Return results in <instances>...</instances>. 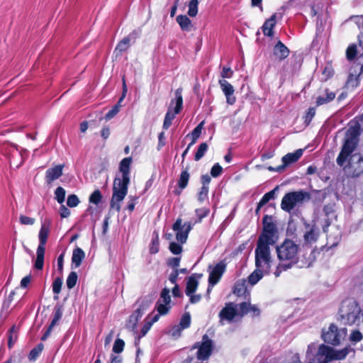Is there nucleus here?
<instances>
[{
    "label": "nucleus",
    "instance_id": "4468645a",
    "mask_svg": "<svg viewBox=\"0 0 363 363\" xmlns=\"http://www.w3.org/2000/svg\"><path fill=\"white\" fill-rule=\"evenodd\" d=\"M347 175L357 177L363 173V157L359 155H353L350 157L348 166L344 167Z\"/></svg>",
    "mask_w": 363,
    "mask_h": 363
},
{
    "label": "nucleus",
    "instance_id": "1a4fd4ad",
    "mask_svg": "<svg viewBox=\"0 0 363 363\" xmlns=\"http://www.w3.org/2000/svg\"><path fill=\"white\" fill-rule=\"evenodd\" d=\"M347 332L346 328L338 329L336 325L332 324L326 332L323 333L322 337L325 342L337 345L346 337Z\"/></svg>",
    "mask_w": 363,
    "mask_h": 363
},
{
    "label": "nucleus",
    "instance_id": "a211bd4d",
    "mask_svg": "<svg viewBox=\"0 0 363 363\" xmlns=\"http://www.w3.org/2000/svg\"><path fill=\"white\" fill-rule=\"evenodd\" d=\"M50 221H45L41 224V227L38 233L39 245L38 247L45 248V245L50 233Z\"/></svg>",
    "mask_w": 363,
    "mask_h": 363
},
{
    "label": "nucleus",
    "instance_id": "7ed1b4c3",
    "mask_svg": "<svg viewBox=\"0 0 363 363\" xmlns=\"http://www.w3.org/2000/svg\"><path fill=\"white\" fill-rule=\"evenodd\" d=\"M359 135L360 131L358 126L350 127L347 130L342 150L336 160L339 166L343 167L356 149Z\"/></svg>",
    "mask_w": 363,
    "mask_h": 363
},
{
    "label": "nucleus",
    "instance_id": "9b49d317",
    "mask_svg": "<svg viewBox=\"0 0 363 363\" xmlns=\"http://www.w3.org/2000/svg\"><path fill=\"white\" fill-rule=\"evenodd\" d=\"M303 241L305 245L311 246L315 244L320 236V230L316 225L315 220L308 223L306 220H303Z\"/></svg>",
    "mask_w": 363,
    "mask_h": 363
},
{
    "label": "nucleus",
    "instance_id": "69168bd1",
    "mask_svg": "<svg viewBox=\"0 0 363 363\" xmlns=\"http://www.w3.org/2000/svg\"><path fill=\"white\" fill-rule=\"evenodd\" d=\"M165 145V135L164 132H161L158 135L157 150H160Z\"/></svg>",
    "mask_w": 363,
    "mask_h": 363
},
{
    "label": "nucleus",
    "instance_id": "37998d69",
    "mask_svg": "<svg viewBox=\"0 0 363 363\" xmlns=\"http://www.w3.org/2000/svg\"><path fill=\"white\" fill-rule=\"evenodd\" d=\"M235 306L238 308V313L239 316L242 317L249 313L250 303L242 302L240 304H235Z\"/></svg>",
    "mask_w": 363,
    "mask_h": 363
},
{
    "label": "nucleus",
    "instance_id": "0eeeda50",
    "mask_svg": "<svg viewBox=\"0 0 363 363\" xmlns=\"http://www.w3.org/2000/svg\"><path fill=\"white\" fill-rule=\"evenodd\" d=\"M269 244L257 243L255 254V267L263 272L269 273L273 260L271 256Z\"/></svg>",
    "mask_w": 363,
    "mask_h": 363
},
{
    "label": "nucleus",
    "instance_id": "2eb2a0df",
    "mask_svg": "<svg viewBox=\"0 0 363 363\" xmlns=\"http://www.w3.org/2000/svg\"><path fill=\"white\" fill-rule=\"evenodd\" d=\"M225 269L226 264L224 261L219 262L211 269L208 277L209 286L207 289L208 294L210 293L211 288L218 282Z\"/></svg>",
    "mask_w": 363,
    "mask_h": 363
},
{
    "label": "nucleus",
    "instance_id": "f704fd0d",
    "mask_svg": "<svg viewBox=\"0 0 363 363\" xmlns=\"http://www.w3.org/2000/svg\"><path fill=\"white\" fill-rule=\"evenodd\" d=\"M274 196H275V189L266 193L262 196V198L260 199V201H259V203L257 204V209H256V213H258V211H259V209L261 208L262 206L267 204L270 200L274 199Z\"/></svg>",
    "mask_w": 363,
    "mask_h": 363
},
{
    "label": "nucleus",
    "instance_id": "393cba45",
    "mask_svg": "<svg viewBox=\"0 0 363 363\" xmlns=\"http://www.w3.org/2000/svg\"><path fill=\"white\" fill-rule=\"evenodd\" d=\"M325 213V223L323 225V230L326 233L328 228L330 225L331 221L335 217V213L331 206H325L323 208Z\"/></svg>",
    "mask_w": 363,
    "mask_h": 363
},
{
    "label": "nucleus",
    "instance_id": "a19ab883",
    "mask_svg": "<svg viewBox=\"0 0 363 363\" xmlns=\"http://www.w3.org/2000/svg\"><path fill=\"white\" fill-rule=\"evenodd\" d=\"M207 150L208 145L206 143H202L200 144L195 154L194 160L196 161L200 160L204 156Z\"/></svg>",
    "mask_w": 363,
    "mask_h": 363
},
{
    "label": "nucleus",
    "instance_id": "338daca9",
    "mask_svg": "<svg viewBox=\"0 0 363 363\" xmlns=\"http://www.w3.org/2000/svg\"><path fill=\"white\" fill-rule=\"evenodd\" d=\"M181 258L180 257H172L168 260V265L175 268V269L179 266Z\"/></svg>",
    "mask_w": 363,
    "mask_h": 363
},
{
    "label": "nucleus",
    "instance_id": "774afa93",
    "mask_svg": "<svg viewBox=\"0 0 363 363\" xmlns=\"http://www.w3.org/2000/svg\"><path fill=\"white\" fill-rule=\"evenodd\" d=\"M354 21L359 30H363V15L354 17Z\"/></svg>",
    "mask_w": 363,
    "mask_h": 363
},
{
    "label": "nucleus",
    "instance_id": "dca6fc26",
    "mask_svg": "<svg viewBox=\"0 0 363 363\" xmlns=\"http://www.w3.org/2000/svg\"><path fill=\"white\" fill-rule=\"evenodd\" d=\"M238 315V308L235 303L232 302L228 303L219 313L220 322L222 324H223L225 320L231 322Z\"/></svg>",
    "mask_w": 363,
    "mask_h": 363
},
{
    "label": "nucleus",
    "instance_id": "c03bdc74",
    "mask_svg": "<svg viewBox=\"0 0 363 363\" xmlns=\"http://www.w3.org/2000/svg\"><path fill=\"white\" fill-rule=\"evenodd\" d=\"M77 279L78 276L76 272H70L66 281L67 288L72 289L76 285Z\"/></svg>",
    "mask_w": 363,
    "mask_h": 363
},
{
    "label": "nucleus",
    "instance_id": "f03ea898",
    "mask_svg": "<svg viewBox=\"0 0 363 363\" xmlns=\"http://www.w3.org/2000/svg\"><path fill=\"white\" fill-rule=\"evenodd\" d=\"M299 250V245L289 239L285 240L280 245L277 247L279 263L274 273L276 277H279L282 272L291 268L298 262Z\"/></svg>",
    "mask_w": 363,
    "mask_h": 363
},
{
    "label": "nucleus",
    "instance_id": "0e129e2a",
    "mask_svg": "<svg viewBox=\"0 0 363 363\" xmlns=\"http://www.w3.org/2000/svg\"><path fill=\"white\" fill-rule=\"evenodd\" d=\"M19 220L22 225H32L35 223L34 218L23 215L20 216Z\"/></svg>",
    "mask_w": 363,
    "mask_h": 363
},
{
    "label": "nucleus",
    "instance_id": "72a5a7b5",
    "mask_svg": "<svg viewBox=\"0 0 363 363\" xmlns=\"http://www.w3.org/2000/svg\"><path fill=\"white\" fill-rule=\"evenodd\" d=\"M177 22L182 30L189 31L191 28V20L185 15H179L177 17Z\"/></svg>",
    "mask_w": 363,
    "mask_h": 363
},
{
    "label": "nucleus",
    "instance_id": "864d4df0",
    "mask_svg": "<svg viewBox=\"0 0 363 363\" xmlns=\"http://www.w3.org/2000/svg\"><path fill=\"white\" fill-rule=\"evenodd\" d=\"M62 285V279L61 278H56L52 283V291L55 294H59L61 291Z\"/></svg>",
    "mask_w": 363,
    "mask_h": 363
},
{
    "label": "nucleus",
    "instance_id": "a878e982",
    "mask_svg": "<svg viewBox=\"0 0 363 363\" xmlns=\"http://www.w3.org/2000/svg\"><path fill=\"white\" fill-rule=\"evenodd\" d=\"M85 257L84 252L79 247H77L73 250L72 257V264L74 268L79 267L82 260Z\"/></svg>",
    "mask_w": 363,
    "mask_h": 363
},
{
    "label": "nucleus",
    "instance_id": "ddd939ff",
    "mask_svg": "<svg viewBox=\"0 0 363 363\" xmlns=\"http://www.w3.org/2000/svg\"><path fill=\"white\" fill-rule=\"evenodd\" d=\"M25 153V151L15 145H8L5 148V154L9 158L11 164L14 165L17 168L23 163Z\"/></svg>",
    "mask_w": 363,
    "mask_h": 363
},
{
    "label": "nucleus",
    "instance_id": "8fccbe9b",
    "mask_svg": "<svg viewBox=\"0 0 363 363\" xmlns=\"http://www.w3.org/2000/svg\"><path fill=\"white\" fill-rule=\"evenodd\" d=\"M191 323V316L189 313H184L180 320L179 325L182 329H185L189 327Z\"/></svg>",
    "mask_w": 363,
    "mask_h": 363
},
{
    "label": "nucleus",
    "instance_id": "e433bc0d",
    "mask_svg": "<svg viewBox=\"0 0 363 363\" xmlns=\"http://www.w3.org/2000/svg\"><path fill=\"white\" fill-rule=\"evenodd\" d=\"M130 35L124 38L117 45L115 51L120 53L125 51L130 46Z\"/></svg>",
    "mask_w": 363,
    "mask_h": 363
},
{
    "label": "nucleus",
    "instance_id": "9d476101",
    "mask_svg": "<svg viewBox=\"0 0 363 363\" xmlns=\"http://www.w3.org/2000/svg\"><path fill=\"white\" fill-rule=\"evenodd\" d=\"M171 308V296L169 295V290L164 288L162 290L159 299L157 300L155 309L156 314H152V316H157L158 320L161 315H164L168 313Z\"/></svg>",
    "mask_w": 363,
    "mask_h": 363
},
{
    "label": "nucleus",
    "instance_id": "39448f33",
    "mask_svg": "<svg viewBox=\"0 0 363 363\" xmlns=\"http://www.w3.org/2000/svg\"><path fill=\"white\" fill-rule=\"evenodd\" d=\"M311 199V194L304 190L289 192L283 196L281 208L284 211L291 213L296 208H298L305 202L310 201Z\"/></svg>",
    "mask_w": 363,
    "mask_h": 363
},
{
    "label": "nucleus",
    "instance_id": "a18cd8bd",
    "mask_svg": "<svg viewBox=\"0 0 363 363\" xmlns=\"http://www.w3.org/2000/svg\"><path fill=\"white\" fill-rule=\"evenodd\" d=\"M204 121H201L191 132L192 143H195L196 140L200 137Z\"/></svg>",
    "mask_w": 363,
    "mask_h": 363
},
{
    "label": "nucleus",
    "instance_id": "b1692460",
    "mask_svg": "<svg viewBox=\"0 0 363 363\" xmlns=\"http://www.w3.org/2000/svg\"><path fill=\"white\" fill-rule=\"evenodd\" d=\"M276 24V14H273L270 18L267 20L263 26L262 31L264 35L272 37L274 34L273 29Z\"/></svg>",
    "mask_w": 363,
    "mask_h": 363
},
{
    "label": "nucleus",
    "instance_id": "4c0bfd02",
    "mask_svg": "<svg viewBox=\"0 0 363 363\" xmlns=\"http://www.w3.org/2000/svg\"><path fill=\"white\" fill-rule=\"evenodd\" d=\"M62 308L61 306H56L54 309L53 318L51 320L50 325L54 327L62 316Z\"/></svg>",
    "mask_w": 363,
    "mask_h": 363
},
{
    "label": "nucleus",
    "instance_id": "3c124183",
    "mask_svg": "<svg viewBox=\"0 0 363 363\" xmlns=\"http://www.w3.org/2000/svg\"><path fill=\"white\" fill-rule=\"evenodd\" d=\"M182 244H179L175 242H172L169 244V249L170 252L174 255H179L182 251V247L181 245Z\"/></svg>",
    "mask_w": 363,
    "mask_h": 363
},
{
    "label": "nucleus",
    "instance_id": "09e8293b",
    "mask_svg": "<svg viewBox=\"0 0 363 363\" xmlns=\"http://www.w3.org/2000/svg\"><path fill=\"white\" fill-rule=\"evenodd\" d=\"M125 346V342L121 339H116L113 346V352L115 353H121L123 352Z\"/></svg>",
    "mask_w": 363,
    "mask_h": 363
},
{
    "label": "nucleus",
    "instance_id": "79ce46f5",
    "mask_svg": "<svg viewBox=\"0 0 363 363\" xmlns=\"http://www.w3.org/2000/svg\"><path fill=\"white\" fill-rule=\"evenodd\" d=\"M198 0H191L189 4L188 15L194 17L198 13Z\"/></svg>",
    "mask_w": 363,
    "mask_h": 363
},
{
    "label": "nucleus",
    "instance_id": "aec40b11",
    "mask_svg": "<svg viewBox=\"0 0 363 363\" xmlns=\"http://www.w3.org/2000/svg\"><path fill=\"white\" fill-rule=\"evenodd\" d=\"M137 304L138 305V307L132 314V318H135V323L138 322L139 319L142 317L145 311L149 308L150 301L145 298H142L138 300Z\"/></svg>",
    "mask_w": 363,
    "mask_h": 363
},
{
    "label": "nucleus",
    "instance_id": "7c9ffc66",
    "mask_svg": "<svg viewBox=\"0 0 363 363\" xmlns=\"http://www.w3.org/2000/svg\"><path fill=\"white\" fill-rule=\"evenodd\" d=\"M174 101H171L167 112L166 113L163 123V128L164 130H167L170 127L172 121L174 119L176 116V115L172 113V105L174 104Z\"/></svg>",
    "mask_w": 363,
    "mask_h": 363
},
{
    "label": "nucleus",
    "instance_id": "4d7b16f0",
    "mask_svg": "<svg viewBox=\"0 0 363 363\" xmlns=\"http://www.w3.org/2000/svg\"><path fill=\"white\" fill-rule=\"evenodd\" d=\"M315 114V108L314 107L309 108L307 113H306V115L304 116V123L307 125L311 123V121H312Z\"/></svg>",
    "mask_w": 363,
    "mask_h": 363
},
{
    "label": "nucleus",
    "instance_id": "473e14b6",
    "mask_svg": "<svg viewBox=\"0 0 363 363\" xmlns=\"http://www.w3.org/2000/svg\"><path fill=\"white\" fill-rule=\"evenodd\" d=\"M267 272H263L260 269L256 267L255 270L248 277V281L250 284H256Z\"/></svg>",
    "mask_w": 363,
    "mask_h": 363
},
{
    "label": "nucleus",
    "instance_id": "603ef678",
    "mask_svg": "<svg viewBox=\"0 0 363 363\" xmlns=\"http://www.w3.org/2000/svg\"><path fill=\"white\" fill-rule=\"evenodd\" d=\"M357 55V46L355 45H350L347 50H346V55L347 58L349 60H352L354 59Z\"/></svg>",
    "mask_w": 363,
    "mask_h": 363
},
{
    "label": "nucleus",
    "instance_id": "bb28decb",
    "mask_svg": "<svg viewBox=\"0 0 363 363\" xmlns=\"http://www.w3.org/2000/svg\"><path fill=\"white\" fill-rule=\"evenodd\" d=\"M274 54L279 60H283L288 57L289 50L281 41H279L274 46Z\"/></svg>",
    "mask_w": 363,
    "mask_h": 363
},
{
    "label": "nucleus",
    "instance_id": "cd10ccee",
    "mask_svg": "<svg viewBox=\"0 0 363 363\" xmlns=\"http://www.w3.org/2000/svg\"><path fill=\"white\" fill-rule=\"evenodd\" d=\"M199 281L196 277V274H194L191 277H189L186 281V295H191V294H194L198 287Z\"/></svg>",
    "mask_w": 363,
    "mask_h": 363
},
{
    "label": "nucleus",
    "instance_id": "5701e85b",
    "mask_svg": "<svg viewBox=\"0 0 363 363\" xmlns=\"http://www.w3.org/2000/svg\"><path fill=\"white\" fill-rule=\"evenodd\" d=\"M174 101V104L172 105V113L175 115L180 113L183 106V99L182 95V89H178L175 91V98L172 99Z\"/></svg>",
    "mask_w": 363,
    "mask_h": 363
},
{
    "label": "nucleus",
    "instance_id": "412c9836",
    "mask_svg": "<svg viewBox=\"0 0 363 363\" xmlns=\"http://www.w3.org/2000/svg\"><path fill=\"white\" fill-rule=\"evenodd\" d=\"M330 358L333 360H341L344 359L350 352H354L350 346H347L341 350H335L330 347Z\"/></svg>",
    "mask_w": 363,
    "mask_h": 363
},
{
    "label": "nucleus",
    "instance_id": "c9c22d12",
    "mask_svg": "<svg viewBox=\"0 0 363 363\" xmlns=\"http://www.w3.org/2000/svg\"><path fill=\"white\" fill-rule=\"evenodd\" d=\"M363 339V334L359 329H352L349 335V340L352 345L359 342Z\"/></svg>",
    "mask_w": 363,
    "mask_h": 363
},
{
    "label": "nucleus",
    "instance_id": "4be33fe9",
    "mask_svg": "<svg viewBox=\"0 0 363 363\" xmlns=\"http://www.w3.org/2000/svg\"><path fill=\"white\" fill-rule=\"evenodd\" d=\"M303 152V151L302 149H298L296 150L294 152H290L284 155L282 157V162L284 164V166H288L298 161L299 158L302 156Z\"/></svg>",
    "mask_w": 363,
    "mask_h": 363
},
{
    "label": "nucleus",
    "instance_id": "2f4dec72",
    "mask_svg": "<svg viewBox=\"0 0 363 363\" xmlns=\"http://www.w3.org/2000/svg\"><path fill=\"white\" fill-rule=\"evenodd\" d=\"M45 248L38 247L36 251V259L34 264V267L36 269L40 270L44 264V255Z\"/></svg>",
    "mask_w": 363,
    "mask_h": 363
},
{
    "label": "nucleus",
    "instance_id": "c85d7f7f",
    "mask_svg": "<svg viewBox=\"0 0 363 363\" xmlns=\"http://www.w3.org/2000/svg\"><path fill=\"white\" fill-rule=\"evenodd\" d=\"M324 96H319L316 99L317 106H321L333 101L335 97V94L328 89H325Z\"/></svg>",
    "mask_w": 363,
    "mask_h": 363
},
{
    "label": "nucleus",
    "instance_id": "f8f14e48",
    "mask_svg": "<svg viewBox=\"0 0 363 363\" xmlns=\"http://www.w3.org/2000/svg\"><path fill=\"white\" fill-rule=\"evenodd\" d=\"M191 229V223L190 222L183 223L181 218H178L172 225V230L175 233L176 239L181 244H184L186 242L189 233Z\"/></svg>",
    "mask_w": 363,
    "mask_h": 363
},
{
    "label": "nucleus",
    "instance_id": "f257e3e1",
    "mask_svg": "<svg viewBox=\"0 0 363 363\" xmlns=\"http://www.w3.org/2000/svg\"><path fill=\"white\" fill-rule=\"evenodd\" d=\"M132 157L123 158L119 164L120 175H117L113 184V194L111 200V208L117 212L121 211V203L128 194L130 181V165Z\"/></svg>",
    "mask_w": 363,
    "mask_h": 363
},
{
    "label": "nucleus",
    "instance_id": "6e6d98bb",
    "mask_svg": "<svg viewBox=\"0 0 363 363\" xmlns=\"http://www.w3.org/2000/svg\"><path fill=\"white\" fill-rule=\"evenodd\" d=\"M210 212L209 208H201L196 209L195 213L196 216L199 218V221H201L203 218L206 217Z\"/></svg>",
    "mask_w": 363,
    "mask_h": 363
},
{
    "label": "nucleus",
    "instance_id": "6e6552de",
    "mask_svg": "<svg viewBox=\"0 0 363 363\" xmlns=\"http://www.w3.org/2000/svg\"><path fill=\"white\" fill-rule=\"evenodd\" d=\"M277 228L272 222V218L267 215L263 218V232L259 235L257 242L274 245L276 242Z\"/></svg>",
    "mask_w": 363,
    "mask_h": 363
},
{
    "label": "nucleus",
    "instance_id": "49530a36",
    "mask_svg": "<svg viewBox=\"0 0 363 363\" xmlns=\"http://www.w3.org/2000/svg\"><path fill=\"white\" fill-rule=\"evenodd\" d=\"M55 195V199L57 201V202L59 203H62L65 198V190L62 187L59 186L56 189Z\"/></svg>",
    "mask_w": 363,
    "mask_h": 363
},
{
    "label": "nucleus",
    "instance_id": "423d86ee",
    "mask_svg": "<svg viewBox=\"0 0 363 363\" xmlns=\"http://www.w3.org/2000/svg\"><path fill=\"white\" fill-rule=\"evenodd\" d=\"M330 347L316 343H311L306 351V359L308 363H328L331 362Z\"/></svg>",
    "mask_w": 363,
    "mask_h": 363
},
{
    "label": "nucleus",
    "instance_id": "ea45409f",
    "mask_svg": "<svg viewBox=\"0 0 363 363\" xmlns=\"http://www.w3.org/2000/svg\"><path fill=\"white\" fill-rule=\"evenodd\" d=\"M189 174L187 170H184L181 172L179 181H178V185L181 189H184L189 182Z\"/></svg>",
    "mask_w": 363,
    "mask_h": 363
},
{
    "label": "nucleus",
    "instance_id": "6ab92c4d",
    "mask_svg": "<svg viewBox=\"0 0 363 363\" xmlns=\"http://www.w3.org/2000/svg\"><path fill=\"white\" fill-rule=\"evenodd\" d=\"M64 165L59 164L54 167L49 168L45 173V181L48 184H51L53 181L60 178L62 174Z\"/></svg>",
    "mask_w": 363,
    "mask_h": 363
},
{
    "label": "nucleus",
    "instance_id": "5fc2aeb1",
    "mask_svg": "<svg viewBox=\"0 0 363 363\" xmlns=\"http://www.w3.org/2000/svg\"><path fill=\"white\" fill-rule=\"evenodd\" d=\"M79 203L78 197L75 194L68 196L67 199V204L70 208L76 207Z\"/></svg>",
    "mask_w": 363,
    "mask_h": 363
},
{
    "label": "nucleus",
    "instance_id": "680f3d73",
    "mask_svg": "<svg viewBox=\"0 0 363 363\" xmlns=\"http://www.w3.org/2000/svg\"><path fill=\"white\" fill-rule=\"evenodd\" d=\"M120 105L114 106L105 116L106 120H110L113 118L119 112Z\"/></svg>",
    "mask_w": 363,
    "mask_h": 363
},
{
    "label": "nucleus",
    "instance_id": "f3484780",
    "mask_svg": "<svg viewBox=\"0 0 363 363\" xmlns=\"http://www.w3.org/2000/svg\"><path fill=\"white\" fill-rule=\"evenodd\" d=\"M218 84L226 98L227 104L229 105H233L236 101V97L234 95L235 89L233 85L225 79H219Z\"/></svg>",
    "mask_w": 363,
    "mask_h": 363
},
{
    "label": "nucleus",
    "instance_id": "bf43d9fd",
    "mask_svg": "<svg viewBox=\"0 0 363 363\" xmlns=\"http://www.w3.org/2000/svg\"><path fill=\"white\" fill-rule=\"evenodd\" d=\"M223 172V168L222 167L218 164V163H216L211 168V174L212 177H218L219 175H220V174L222 173Z\"/></svg>",
    "mask_w": 363,
    "mask_h": 363
},
{
    "label": "nucleus",
    "instance_id": "de8ad7c7",
    "mask_svg": "<svg viewBox=\"0 0 363 363\" xmlns=\"http://www.w3.org/2000/svg\"><path fill=\"white\" fill-rule=\"evenodd\" d=\"M102 199L101 194L99 190H95L89 196V202L98 205Z\"/></svg>",
    "mask_w": 363,
    "mask_h": 363
},
{
    "label": "nucleus",
    "instance_id": "052dcab7",
    "mask_svg": "<svg viewBox=\"0 0 363 363\" xmlns=\"http://www.w3.org/2000/svg\"><path fill=\"white\" fill-rule=\"evenodd\" d=\"M320 9V6L318 4H313L308 9H305V11L308 12L311 17L315 16Z\"/></svg>",
    "mask_w": 363,
    "mask_h": 363
},
{
    "label": "nucleus",
    "instance_id": "13d9d810",
    "mask_svg": "<svg viewBox=\"0 0 363 363\" xmlns=\"http://www.w3.org/2000/svg\"><path fill=\"white\" fill-rule=\"evenodd\" d=\"M233 75V71L230 67H223L220 73L222 79L231 78Z\"/></svg>",
    "mask_w": 363,
    "mask_h": 363
},
{
    "label": "nucleus",
    "instance_id": "c756f323",
    "mask_svg": "<svg viewBox=\"0 0 363 363\" xmlns=\"http://www.w3.org/2000/svg\"><path fill=\"white\" fill-rule=\"evenodd\" d=\"M158 320L157 316H152V314H149L145 320V324L141 330V336H145L147 333L150 330L153 323H156Z\"/></svg>",
    "mask_w": 363,
    "mask_h": 363
},
{
    "label": "nucleus",
    "instance_id": "58836bf2",
    "mask_svg": "<svg viewBox=\"0 0 363 363\" xmlns=\"http://www.w3.org/2000/svg\"><path fill=\"white\" fill-rule=\"evenodd\" d=\"M44 347L43 344L40 343L35 347L31 350L28 354V359L30 361H35L39 354L41 353Z\"/></svg>",
    "mask_w": 363,
    "mask_h": 363
},
{
    "label": "nucleus",
    "instance_id": "20e7f679",
    "mask_svg": "<svg viewBox=\"0 0 363 363\" xmlns=\"http://www.w3.org/2000/svg\"><path fill=\"white\" fill-rule=\"evenodd\" d=\"M360 308L354 299L347 298L341 303L338 319L344 325H352L359 319Z\"/></svg>",
    "mask_w": 363,
    "mask_h": 363
},
{
    "label": "nucleus",
    "instance_id": "e2e57ef3",
    "mask_svg": "<svg viewBox=\"0 0 363 363\" xmlns=\"http://www.w3.org/2000/svg\"><path fill=\"white\" fill-rule=\"evenodd\" d=\"M208 187L202 186L198 195V199L200 202H203L208 198Z\"/></svg>",
    "mask_w": 363,
    "mask_h": 363
}]
</instances>
